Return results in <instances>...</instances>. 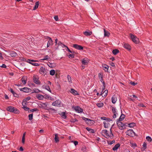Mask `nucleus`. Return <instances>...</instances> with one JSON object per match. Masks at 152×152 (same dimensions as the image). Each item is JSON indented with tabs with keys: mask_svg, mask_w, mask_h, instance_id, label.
Masks as SVG:
<instances>
[{
	"mask_svg": "<svg viewBox=\"0 0 152 152\" xmlns=\"http://www.w3.org/2000/svg\"><path fill=\"white\" fill-rule=\"evenodd\" d=\"M7 110L8 111L13 113L15 114H19L20 113L19 110H18L16 108L11 106L8 107L7 108Z\"/></svg>",
	"mask_w": 152,
	"mask_h": 152,
	"instance_id": "obj_1",
	"label": "nucleus"
},
{
	"mask_svg": "<svg viewBox=\"0 0 152 152\" xmlns=\"http://www.w3.org/2000/svg\"><path fill=\"white\" fill-rule=\"evenodd\" d=\"M111 128H112L111 127L110 129V134L107 130L105 129L102 130V133L105 135V137L106 138H108L109 137H113L114 136L112 132Z\"/></svg>",
	"mask_w": 152,
	"mask_h": 152,
	"instance_id": "obj_2",
	"label": "nucleus"
},
{
	"mask_svg": "<svg viewBox=\"0 0 152 152\" xmlns=\"http://www.w3.org/2000/svg\"><path fill=\"white\" fill-rule=\"evenodd\" d=\"M117 124L119 129L121 130L125 129L126 127L128 126L126 123H123L120 121H117Z\"/></svg>",
	"mask_w": 152,
	"mask_h": 152,
	"instance_id": "obj_3",
	"label": "nucleus"
},
{
	"mask_svg": "<svg viewBox=\"0 0 152 152\" xmlns=\"http://www.w3.org/2000/svg\"><path fill=\"white\" fill-rule=\"evenodd\" d=\"M38 61H37L34 60H30L28 59L26 61V62L32 64L33 65L38 66L40 65L39 64L36 63V62Z\"/></svg>",
	"mask_w": 152,
	"mask_h": 152,
	"instance_id": "obj_4",
	"label": "nucleus"
},
{
	"mask_svg": "<svg viewBox=\"0 0 152 152\" xmlns=\"http://www.w3.org/2000/svg\"><path fill=\"white\" fill-rule=\"evenodd\" d=\"M72 108L75 110L76 112L79 113H81L83 111V110L80 107L78 106H73L72 107Z\"/></svg>",
	"mask_w": 152,
	"mask_h": 152,
	"instance_id": "obj_5",
	"label": "nucleus"
},
{
	"mask_svg": "<svg viewBox=\"0 0 152 152\" xmlns=\"http://www.w3.org/2000/svg\"><path fill=\"white\" fill-rule=\"evenodd\" d=\"M46 39H49L47 44V48L49 47L50 46H52L53 45V42L51 37L47 36L45 38Z\"/></svg>",
	"mask_w": 152,
	"mask_h": 152,
	"instance_id": "obj_6",
	"label": "nucleus"
},
{
	"mask_svg": "<svg viewBox=\"0 0 152 152\" xmlns=\"http://www.w3.org/2000/svg\"><path fill=\"white\" fill-rule=\"evenodd\" d=\"M130 36L132 41L134 43L137 44L138 42L139 39L136 36H135L131 34H130Z\"/></svg>",
	"mask_w": 152,
	"mask_h": 152,
	"instance_id": "obj_7",
	"label": "nucleus"
},
{
	"mask_svg": "<svg viewBox=\"0 0 152 152\" xmlns=\"http://www.w3.org/2000/svg\"><path fill=\"white\" fill-rule=\"evenodd\" d=\"M47 70L45 67L41 66L39 72L42 75H45L47 73Z\"/></svg>",
	"mask_w": 152,
	"mask_h": 152,
	"instance_id": "obj_8",
	"label": "nucleus"
},
{
	"mask_svg": "<svg viewBox=\"0 0 152 152\" xmlns=\"http://www.w3.org/2000/svg\"><path fill=\"white\" fill-rule=\"evenodd\" d=\"M39 78L37 75H34L33 77V81L36 84H40V82L39 80Z\"/></svg>",
	"mask_w": 152,
	"mask_h": 152,
	"instance_id": "obj_9",
	"label": "nucleus"
},
{
	"mask_svg": "<svg viewBox=\"0 0 152 152\" xmlns=\"http://www.w3.org/2000/svg\"><path fill=\"white\" fill-rule=\"evenodd\" d=\"M126 135L130 136L133 137L135 135V133L134 132L133 130L132 129H129L126 132Z\"/></svg>",
	"mask_w": 152,
	"mask_h": 152,
	"instance_id": "obj_10",
	"label": "nucleus"
},
{
	"mask_svg": "<svg viewBox=\"0 0 152 152\" xmlns=\"http://www.w3.org/2000/svg\"><path fill=\"white\" fill-rule=\"evenodd\" d=\"M111 108L112 112L114 114L113 117V118H115L116 117V115L118 114L117 110L115 107H112Z\"/></svg>",
	"mask_w": 152,
	"mask_h": 152,
	"instance_id": "obj_11",
	"label": "nucleus"
},
{
	"mask_svg": "<svg viewBox=\"0 0 152 152\" xmlns=\"http://www.w3.org/2000/svg\"><path fill=\"white\" fill-rule=\"evenodd\" d=\"M20 91H23V92L26 93L30 92L31 90V89L26 87L20 88Z\"/></svg>",
	"mask_w": 152,
	"mask_h": 152,
	"instance_id": "obj_12",
	"label": "nucleus"
},
{
	"mask_svg": "<svg viewBox=\"0 0 152 152\" xmlns=\"http://www.w3.org/2000/svg\"><path fill=\"white\" fill-rule=\"evenodd\" d=\"M81 62L83 64L86 65L89 63V60L87 58H85L82 60Z\"/></svg>",
	"mask_w": 152,
	"mask_h": 152,
	"instance_id": "obj_13",
	"label": "nucleus"
},
{
	"mask_svg": "<svg viewBox=\"0 0 152 152\" xmlns=\"http://www.w3.org/2000/svg\"><path fill=\"white\" fill-rule=\"evenodd\" d=\"M61 103V102L60 100H57L54 102H53L52 103V105L54 106H58L60 105Z\"/></svg>",
	"mask_w": 152,
	"mask_h": 152,
	"instance_id": "obj_14",
	"label": "nucleus"
},
{
	"mask_svg": "<svg viewBox=\"0 0 152 152\" xmlns=\"http://www.w3.org/2000/svg\"><path fill=\"white\" fill-rule=\"evenodd\" d=\"M73 47L78 50H82L83 49V48L82 46L77 44L73 45Z\"/></svg>",
	"mask_w": 152,
	"mask_h": 152,
	"instance_id": "obj_15",
	"label": "nucleus"
},
{
	"mask_svg": "<svg viewBox=\"0 0 152 152\" xmlns=\"http://www.w3.org/2000/svg\"><path fill=\"white\" fill-rule=\"evenodd\" d=\"M83 34L86 36H88L91 35L92 33V32L89 30L88 31H86L83 33Z\"/></svg>",
	"mask_w": 152,
	"mask_h": 152,
	"instance_id": "obj_16",
	"label": "nucleus"
},
{
	"mask_svg": "<svg viewBox=\"0 0 152 152\" xmlns=\"http://www.w3.org/2000/svg\"><path fill=\"white\" fill-rule=\"evenodd\" d=\"M103 69L105 72H108V70L109 68V66L106 64H102Z\"/></svg>",
	"mask_w": 152,
	"mask_h": 152,
	"instance_id": "obj_17",
	"label": "nucleus"
},
{
	"mask_svg": "<svg viewBox=\"0 0 152 152\" xmlns=\"http://www.w3.org/2000/svg\"><path fill=\"white\" fill-rule=\"evenodd\" d=\"M124 48L127 49L128 50H130L131 49V47L128 44L125 43L124 45Z\"/></svg>",
	"mask_w": 152,
	"mask_h": 152,
	"instance_id": "obj_18",
	"label": "nucleus"
},
{
	"mask_svg": "<svg viewBox=\"0 0 152 152\" xmlns=\"http://www.w3.org/2000/svg\"><path fill=\"white\" fill-rule=\"evenodd\" d=\"M9 54L12 57H15L17 55V53L14 51H12L10 52Z\"/></svg>",
	"mask_w": 152,
	"mask_h": 152,
	"instance_id": "obj_19",
	"label": "nucleus"
},
{
	"mask_svg": "<svg viewBox=\"0 0 152 152\" xmlns=\"http://www.w3.org/2000/svg\"><path fill=\"white\" fill-rule=\"evenodd\" d=\"M70 92L74 95H78L77 91L75 90L74 89L71 88L70 91Z\"/></svg>",
	"mask_w": 152,
	"mask_h": 152,
	"instance_id": "obj_20",
	"label": "nucleus"
},
{
	"mask_svg": "<svg viewBox=\"0 0 152 152\" xmlns=\"http://www.w3.org/2000/svg\"><path fill=\"white\" fill-rule=\"evenodd\" d=\"M10 91L12 94L13 96L14 97H18L19 95L15 92L12 88H10Z\"/></svg>",
	"mask_w": 152,
	"mask_h": 152,
	"instance_id": "obj_21",
	"label": "nucleus"
},
{
	"mask_svg": "<svg viewBox=\"0 0 152 152\" xmlns=\"http://www.w3.org/2000/svg\"><path fill=\"white\" fill-rule=\"evenodd\" d=\"M117 101V96L115 95H114L112 98V102L114 104L115 103L116 101Z\"/></svg>",
	"mask_w": 152,
	"mask_h": 152,
	"instance_id": "obj_22",
	"label": "nucleus"
},
{
	"mask_svg": "<svg viewBox=\"0 0 152 152\" xmlns=\"http://www.w3.org/2000/svg\"><path fill=\"white\" fill-rule=\"evenodd\" d=\"M121 115L120 117L117 120V121H122L125 118V115L124 114H122V111L121 110Z\"/></svg>",
	"mask_w": 152,
	"mask_h": 152,
	"instance_id": "obj_23",
	"label": "nucleus"
},
{
	"mask_svg": "<svg viewBox=\"0 0 152 152\" xmlns=\"http://www.w3.org/2000/svg\"><path fill=\"white\" fill-rule=\"evenodd\" d=\"M120 145L119 143H117L116 144L114 147L112 148L113 150L115 151L118 149V148L120 146Z\"/></svg>",
	"mask_w": 152,
	"mask_h": 152,
	"instance_id": "obj_24",
	"label": "nucleus"
},
{
	"mask_svg": "<svg viewBox=\"0 0 152 152\" xmlns=\"http://www.w3.org/2000/svg\"><path fill=\"white\" fill-rule=\"evenodd\" d=\"M108 92V90H106L104 91L103 93H101V95H102V97H106L107 95Z\"/></svg>",
	"mask_w": 152,
	"mask_h": 152,
	"instance_id": "obj_25",
	"label": "nucleus"
},
{
	"mask_svg": "<svg viewBox=\"0 0 152 152\" xmlns=\"http://www.w3.org/2000/svg\"><path fill=\"white\" fill-rule=\"evenodd\" d=\"M65 113L66 112H62L60 114L61 117L64 119H66L67 117Z\"/></svg>",
	"mask_w": 152,
	"mask_h": 152,
	"instance_id": "obj_26",
	"label": "nucleus"
},
{
	"mask_svg": "<svg viewBox=\"0 0 152 152\" xmlns=\"http://www.w3.org/2000/svg\"><path fill=\"white\" fill-rule=\"evenodd\" d=\"M36 97L39 100H42L44 98V96L42 95H41L40 94H38L37 95Z\"/></svg>",
	"mask_w": 152,
	"mask_h": 152,
	"instance_id": "obj_27",
	"label": "nucleus"
},
{
	"mask_svg": "<svg viewBox=\"0 0 152 152\" xmlns=\"http://www.w3.org/2000/svg\"><path fill=\"white\" fill-rule=\"evenodd\" d=\"M104 36L109 37L110 34L109 32L108 31H106L105 29H104Z\"/></svg>",
	"mask_w": 152,
	"mask_h": 152,
	"instance_id": "obj_28",
	"label": "nucleus"
},
{
	"mask_svg": "<svg viewBox=\"0 0 152 152\" xmlns=\"http://www.w3.org/2000/svg\"><path fill=\"white\" fill-rule=\"evenodd\" d=\"M39 4V1L36 2L35 3V5L34 7L33 10H35L38 7Z\"/></svg>",
	"mask_w": 152,
	"mask_h": 152,
	"instance_id": "obj_29",
	"label": "nucleus"
},
{
	"mask_svg": "<svg viewBox=\"0 0 152 152\" xmlns=\"http://www.w3.org/2000/svg\"><path fill=\"white\" fill-rule=\"evenodd\" d=\"M21 80L23 84H25L26 83V79L25 77H23L21 79Z\"/></svg>",
	"mask_w": 152,
	"mask_h": 152,
	"instance_id": "obj_30",
	"label": "nucleus"
},
{
	"mask_svg": "<svg viewBox=\"0 0 152 152\" xmlns=\"http://www.w3.org/2000/svg\"><path fill=\"white\" fill-rule=\"evenodd\" d=\"M147 148V144L145 142H144L142 145V151H144Z\"/></svg>",
	"mask_w": 152,
	"mask_h": 152,
	"instance_id": "obj_31",
	"label": "nucleus"
},
{
	"mask_svg": "<svg viewBox=\"0 0 152 152\" xmlns=\"http://www.w3.org/2000/svg\"><path fill=\"white\" fill-rule=\"evenodd\" d=\"M54 139L56 142H59V138L58 137V134H55Z\"/></svg>",
	"mask_w": 152,
	"mask_h": 152,
	"instance_id": "obj_32",
	"label": "nucleus"
},
{
	"mask_svg": "<svg viewBox=\"0 0 152 152\" xmlns=\"http://www.w3.org/2000/svg\"><path fill=\"white\" fill-rule=\"evenodd\" d=\"M26 132H25L23 133V137L22 138V143L23 144H24L25 143V137L26 134Z\"/></svg>",
	"mask_w": 152,
	"mask_h": 152,
	"instance_id": "obj_33",
	"label": "nucleus"
},
{
	"mask_svg": "<svg viewBox=\"0 0 152 152\" xmlns=\"http://www.w3.org/2000/svg\"><path fill=\"white\" fill-rule=\"evenodd\" d=\"M86 129L90 133H93L94 132V130L93 129L91 128H89L88 127H86Z\"/></svg>",
	"mask_w": 152,
	"mask_h": 152,
	"instance_id": "obj_34",
	"label": "nucleus"
},
{
	"mask_svg": "<svg viewBox=\"0 0 152 152\" xmlns=\"http://www.w3.org/2000/svg\"><path fill=\"white\" fill-rule=\"evenodd\" d=\"M119 52V50L118 49L113 50L112 51V53L114 55H116Z\"/></svg>",
	"mask_w": 152,
	"mask_h": 152,
	"instance_id": "obj_35",
	"label": "nucleus"
},
{
	"mask_svg": "<svg viewBox=\"0 0 152 152\" xmlns=\"http://www.w3.org/2000/svg\"><path fill=\"white\" fill-rule=\"evenodd\" d=\"M127 125L128 126L130 127H133L135 125V124L134 123H131L129 124H127Z\"/></svg>",
	"mask_w": 152,
	"mask_h": 152,
	"instance_id": "obj_36",
	"label": "nucleus"
},
{
	"mask_svg": "<svg viewBox=\"0 0 152 152\" xmlns=\"http://www.w3.org/2000/svg\"><path fill=\"white\" fill-rule=\"evenodd\" d=\"M98 76L100 79V81L102 82V81H103V76L101 73H99L98 74Z\"/></svg>",
	"mask_w": 152,
	"mask_h": 152,
	"instance_id": "obj_37",
	"label": "nucleus"
},
{
	"mask_svg": "<svg viewBox=\"0 0 152 152\" xmlns=\"http://www.w3.org/2000/svg\"><path fill=\"white\" fill-rule=\"evenodd\" d=\"M82 118L85 121H86V123H88V122L89 121H92L90 120V119H88V118H85V117H82Z\"/></svg>",
	"mask_w": 152,
	"mask_h": 152,
	"instance_id": "obj_38",
	"label": "nucleus"
},
{
	"mask_svg": "<svg viewBox=\"0 0 152 152\" xmlns=\"http://www.w3.org/2000/svg\"><path fill=\"white\" fill-rule=\"evenodd\" d=\"M96 105L99 107H103L104 104L103 103H100L96 104Z\"/></svg>",
	"mask_w": 152,
	"mask_h": 152,
	"instance_id": "obj_39",
	"label": "nucleus"
},
{
	"mask_svg": "<svg viewBox=\"0 0 152 152\" xmlns=\"http://www.w3.org/2000/svg\"><path fill=\"white\" fill-rule=\"evenodd\" d=\"M104 125V127L105 128H107L108 127V124H109V123H107L106 121H104L103 122Z\"/></svg>",
	"mask_w": 152,
	"mask_h": 152,
	"instance_id": "obj_40",
	"label": "nucleus"
},
{
	"mask_svg": "<svg viewBox=\"0 0 152 152\" xmlns=\"http://www.w3.org/2000/svg\"><path fill=\"white\" fill-rule=\"evenodd\" d=\"M55 71L54 70H51L50 71V75L53 76L55 75Z\"/></svg>",
	"mask_w": 152,
	"mask_h": 152,
	"instance_id": "obj_41",
	"label": "nucleus"
},
{
	"mask_svg": "<svg viewBox=\"0 0 152 152\" xmlns=\"http://www.w3.org/2000/svg\"><path fill=\"white\" fill-rule=\"evenodd\" d=\"M146 139L147 141L149 142H151L152 141V139L151 137L149 136H147L146 137Z\"/></svg>",
	"mask_w": 152,
	"mask_h": 152,
	"instance_id": "obj_42",
	"label": "nucleus"
},
{
	"mask_svg": "<svg viewBox=\"0 0 152 152\" xmlns=\"http://www.w3.org/2000/svg\"><path fill=\"white\" fill-rule=\"evenodd\" d=\"M130 144L131 145V147L133 148H135L137 147V144L136 143L134 142H131Z\"/></svg>",
	"mask_w": 152,
	"mask_h": 152,
	"instance_id": "obj_43",
	"label": "nucleus"
},
{
	"mask_svg": "<svg viewBox=\"0 0 152 152\" xmlns=\"http://www.w3.org/2000/svg\"><path fill=\"white\" fill-rule=\"evenodd\" d=\"M45 89L50 92H51V91L50 90L49 85L46 86L45 87Z\"/></svg>",
	"mask_w": 152,
	"mask_h": 152,
	"instance_id": "obj_44",
	"label": "nucleus"
},
{
	"mask_svg": "<svg viewBox=\"0 0 152 152\" xmlns=\"http://www.w3.org/2000/svg\"><path fill=\"white\" fill-rule=\"evenodd\" d=\"M78 121L77 120V119L76 118H72L71 120H70V122H72V123H74V122H77V121Z\"/></svg>",
	"mask_w": 152,
	"mask_h": 152,
	"instance_id": "obj_45",
	"label": "nucleus"
},
{
	"mask_svg": "<svg viewBox=\"0 0 152 152\" xmlns=\"http://www.w3.org/2000/svg\"><path fill=\"white\" fill-rule=\"evenodd\" d=\"M33 114H30L28 115L29 120H31L33 119Z\"/></svg>",
	"mask_w": 152,
	"mask_h": 152,
	"instance_id": "obj_46",
	"label": "nucleus"
},
{
	"mask_svg": "<svg viewBox=\"0 0 152 152\" xmlns=\"http://www.w3.org/2000/svg\"><path fill=\"white\" fill-rule=\"evenodd\" d=\"M48 66L50 67H53L55 66V64L50 63H48Z\"/></svg>",
	"mask_w": 152,
	"mask_h": 152,
	"instance_id": "obj_47",
	"label": "nucleus"
},
{
	"mask_svg": "<svg viewBox=\"0 0 152 152\" xmlns=\"http://www.w3.org/2000/svg\"><path fill=\"white\" fill-rule=\"evenodd\" d=\"M31 99V97L29 96H28L25 99H24L23 100L24 101H25L26 102L27 101H28Z\"/></svg>",
	"mask_w": 152,
	"mask_h": 152,
	"instance_id": "obj_48",
	"label": "nucleus"
},
{
	"mask_svg": "<svg viewBox=\"0 0 152 152\" xmlns=\"http://www.w3.org/2000/svg\"><path fill=\"white\" fill-rule=\"evenodd\" d=\"M40 91L37 88H35L34 90V91L33 92H35V93H38L39 92H40Z\"/></svg>",
	"mask_w": 152,
	"mask_h": 152,
	"instance_id": "obj_49",
	"label": "nucleus"
},
{
	"mask_svg": "<svg viewBox=\"0 0 152 152\" xmlns=\"http://www.w3.org/2000/svg\"><path fill=\"white\" fill-rule=\"evenodd\" d=\"M72 53L71 54H70L69 56V58H70V57H71V58H74V53Z\"/></svg>",
	"mask_w": 152,
	"mask_h": 152,
	"instance_id": "obj_50",
	"label": "nucleus"
},
{
	"mask_svg": "<svg viewBox=\"0 0 152 152\" xmlns=\"http://www.w3.org/2000/svg\"><path fill=\"white\" fill-rule=\"evenodd\" d=\"M49 58V56L48 55L44 57V58L43 59V60H47Z\"/></svg>",
	"mask_w": 152,
	"mask_h": 152,
	"instance_id": "obj_51",
	"label": "nucleus"
},
{
	"mask_svg": "<svg viewBox=\"0 0 152 152\" xmlns=\"http://www.w3.org/2000/svg\"><path fill=\"white\" fill-rule=\"evenodd\" d=\"M81 150L83 151H86V148L85 146L81 148Z\"/></svg>",
	"mask_w": 152,
	"mask_h": 152,
	"instance_id": "obj_52",
	"label": "nucleus"
},
{
	"mask_svg": "<svg viewBox=\"0 0 152 152\" xmlns=\"http://www.w3.org/2000/svg\"><path fill=\"white\" fill-rule=\"evenodd\" d=\"M27 102L25 101H24L23 100V102H22V105L23 106V107H24V106H26V105Z\"/></svg>",
	"mask_w": 152,
	"mask_h": 152,
	"instance_id": "obj_53",
	"label": "nucleus"
},
{
	"mask_svg": "<svg viewBox=\"0 0 152 152\" xmlns=\"http://www.w3.org/2000/svg\"><path fill=\"white\" fill-rule=\"evenodd\" d=\"M23 108L26 111L28 110L29 109V108L27 107V106H24V107H23Z\"/></svg>",
	"mask_w": 152,
	"mask_h": 152,
	"instance_id": "obj_54",
	"label": "nucleus"
},
{
	"mask_svg": "<svg viewBox=\"0 0 152 152\" xmlns=\"http://www.w3.org/2000/svg\"><path fill=\"white\" fill-rule=\"evenodd\" d=\"M68 79V81L69 82H71V77L69 75H68L67 76Z\"/></svg>",
	"mask_w": 152,
	"mask_h": 152,
	"instance_id": "obj_55",
	"label": "nucleus"
},
{
	"mask_svg": "<svg viewBox=\"0 0 152 152\" xmlns=\"http://www.w3.org/2000/svg\"><path fill=\"white\" fill-rule=\"evenodd\" d=\"M106 121L107 123H109V122L112 121V119L108 118H106Z\"/></svg>",
	"mask_w": 152,
	"mask_h": 152,
	"instance_id": "obj_56",
	"label": "nucleus"
},
{
	"mask_svg": "<svg viewBox=\"0 0 152 152\" xmlns=\"http://www.w3.org/2000/svg\"><path fill=\"white\" fill-rule=\"evenodd\" d=\"M130 84L132 85L133 86H135L137 84V83H135V82H132V81H131L130 82Z\"/></svg>",
	"mask_w": 152,
	"mask_h": 152,
	"instance_id": "obj_57",
	"label": "nucleus"
},
{
	"mask_svg": "<svg viewBox=\"0 0 152 152\" xmlns=\"http://www.w3.org/2000/svg\"><path fill=\"white\" fill-rule=\"evenodd\" d=\"M138 106L139 107H145V106L143 104H138Z\"/></svg>",
	"mask_w": 152,
	"mask_h": 152,
	"instance_id": "obj_58",
	"label": "nucleus"
},
{
	"mask_svg": "<svg viewBox=\"0 0 152 152\" xmlns=\"http://www.w3.org/2000/svg\"><path fill=\"white\" fill-rule=\"evenodd\" d=\"M54 19L56 21H58V16H55L54 17Z\"/></svg>",
	"mask_w": 152,
	"mask_h": 152,
	"instance_id": "obj_59",
	"label": "nucleus"
},
{
	"mask_svg": "<svg viewBox=\"0 0 152 152\" xmlns=\"http://www.w3.org/2000/svg\"><path fill=\"white\" fill-rule=\"evenodd\" d=\"M22 61H25L26 62V61L27 59H26V58H21L20 59Z\"/></svg>",
	"mask_w": 152,
	"mask_h": 152,
	"instance_id": "obj_60",
	"label": "nucleus"
},
{
	"mask_svg": "<svg viewBox=\"0 0 152 152\" xmlns=\"http://www.w3.org/2000/svg\"><path fill=\"white\" fill-rule=\"evenodd\" d=\"M38 110L37 108H34L32 109H31L30 110V111L31 112H34V111H36Z\"/></svg>",
	"mask_w": 152,
	"mask_h": 152,
	"instance_id": "obj_61",
	"label": "nucleus"
},
{
	"mask_svg": "<svg viewBox=\"0 0 152 152\" xmlns=\"http://www.w3.org/2000/svg\"><path fill=\"white\" fill-rule=\"evenodd\" d=\"M66 48H67V50L70 53H75V52H72L69 48L67 47H66Z\"/></svg>",
	"mask_w": 152,
	"mask_h": 152,
	"instance_id": "obj_62",
	"label": "nucleus"
},
{
	"mask_svg": "<svg viewBox=\"0 0 152 152\" xmlns=\"http://www.w3.org/2000/svg\"><path fill=\"white\" fill-rule=\"evenodd\" d=\"M1 67L4 68H6L7 66L4 64H3L2 66H1Z\"/></svg>",
	"mask_w": 152,
	"mask_h": 152,
	"instance_id": "obj_63",
	"label": "nucleus"
},
{
	"mask_svg": "<svg viewBox=\"0 0 152 152\" xmlns=\"http://www.w3.org/2000/svg\"><path fill=\"white\" fill-rule=\"evenodd\" d=\"M74 144L75 146L77 145L78 144V142L77 141H73Z\"/></svg>",
	"mask_w": 152,
	"mask_h": 152,
	"instance_id": "obj_64",
	"label": "nucleus"
}]
</instances>
